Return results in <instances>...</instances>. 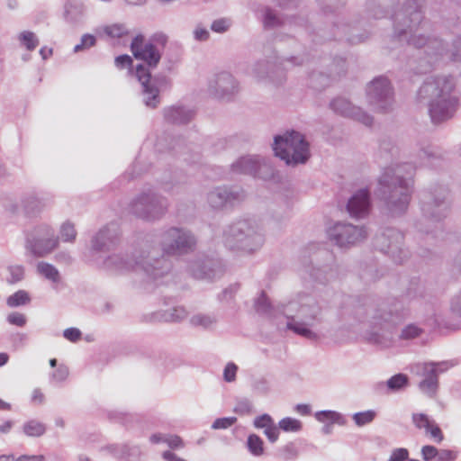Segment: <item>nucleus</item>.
Returning <instances> with one entry per match:
<instances>
[{"mask_svg":"<svg viewBox=\"0 0 461 461\" xmlns=\"http://www.w3.org/2000/svg\"><path fill=\"white\" fill-rule=\"evenodd\" d=\"M400 0H366L365 12L369 18L377 20L391 15L393 32L392 37L418 50L419 66L417 73L427 74L432 71L437 63L447 53L448 44L434 35L418 32L423 29L425 20L426 0H405L398 12H393Z\"/></svg>","mask_w":461,"mask_h":461,"instance_id":"f257e3e1","label":"nucleus"},{"mask_svg":"<svg viewBox=\"0 0 461 461\" xmlns=\"http://www.w3.org/2000/svg\"><path fill=\"white\" fill-rule=\"evenodd\" d=\"M143 34H137L131 42V50L133 57L143 61L145 64L140 63L136 66V78L142 87L143 103L149 108L155 109L160 104V89L163 82L167 81V77L161 78L152 77L150 69L158 66L161 59V52L158 49H162L167 43V36L158 32L153 33L148 42H144Z\"/></svg>","mask_w":461,"mask_h":461,"instance_id":"f03ea898","label":"nucleus"},{"mask_svg":"<svg viewBox=\"0 0 461 461\" xmlns=\"http://www.w3.org/2000/svg\"><path fill=\"white\" fill-rule=\"evenodd\" d=\"M415 169L411 162L391 165L383 169L375 194L384 203L390 216L399 217L407 212L412 194Z\"/></svg>","mask_w":461,"mask_h":461,"instance_id":"7ed1b4c3","label":"nucleus"},{"mask_svg":"<svg viewBox=\"0 0 461 461\" xmlns=\"http://www.w3.org/2000/svg\"><path fill=\"white\" fill-rule=\"evenodd\" d=\"M417 101L427 104L433 124L452 119L459 106L453 77H428L417 92Z\"/></svg>","mask_w":461,"mask_h":461,"instance_id":"20e7f679","label":"nucleus"},{"mask_svg":"<svg viewBox=\"0 0 461 461\" xmlns=\"http://www.w3.org/2000/svg\"><path fill=\"white\" fill-rule=\"evenodd\" d=\"M104 265L115 271H140L145 282L153 284L154 287L167 284L172 270V263L164 257H151L145 251H135L132 255L113 254L105 258Z\"/></svg>","mask_w":461,"mask_h":461,"instance_id":"39448f33","label":"nucleus"},{"mask_svg":"<svg viewBox=\"0 0 461 461\" xmlns=\"http://www.w3.org/2000/svg\"><path fill=\"white\" fill-rule=\"evenodd\" d=\"M320 14V21L326 20L330 28L326 38L334 41H344L349 45L364 42L369 38L370 32L366 28V22L363 19L352 23L345 21L344 7L347 0H316Z\"/></svg>","mask_w":461,"mask_h":461,"instance_id":"423d86ee","label":"nucleus"},{"mask_svg":"<svg viewBox=\"0 0 461 461\" xmlns=\"http://www.w3.org/2000/svg\"><path fill=\"white\" fill-rule=\"evenodd\" d=\"M280 311L287 320V330L309 340L319 339V335L311 326L321 323L323 314L321 306L312 295L299 294L296 298L281 304Z\"/></svg>","mask_w":461,"mask_h":461,"instance_id":"0eeeda50","label":"nucleus"},{"mask_svg":"<svg viewBox=\"0 0 461 461\" xmlns=\"http://www.w3.org/2000/svg\"><path fill=\"white\" fill-rule=\"evenodd\" d=\"M408 315V309L395 297L382 301L375 311L369 328L364 332L371 345L388 347L393 341V332Z\"/></svg>","mask_w":461,"mask_h":461,"instance_id":"6e6552de","label":"nucleus"},{"mask_svg":"<svg viewBox=\"0 0 461 461\" xmlns=\"http://www.w3.org/2000/svg\"><path fill=\"white\" fill-rule=\"evenodd\" d=\"M449 189L447 185L435 183L420 194L421 219L416 223V229L427 235L434 232L436 224L440 223L450 210Z\"/></svg>","mask_w":461,"mask_h":461,"instance_id":"1a4fd4ad","label":"nucleus"},{"mask_svg":"<svg viewBox=\"0 0 461 461\" xmlns=\"http://www.w3.org/2000/svg\"><path fill=\"white\" fill-rule=\"evenodd\" d=\"M223 242L232 251L252 254L265 243V235L252 219L239 220L223 230Z\"/></svg>","mask_w":461,"mask_h":461,"instance_id":"9d476101","label":"nucleus"},{"mask_svg":"<svg viewBox=\"0 0 461 461\" xmlns=\"http://www.w3.org/2000/svg\"><path fill=\"white\" fill-rule=\"evenodd\" d=\"M272 148L275 156L288 167L304 165L311 158L309 141L303 134L293 129L276 135Z\"/></svg>","mask_w":461,"mask_h":461,"instance_id":"9b49d317","label":"nucleus"},{"mask_svg":"<svg viewBox=\"0 0 461 461\" xmlns=\"http://www.w3.org/2000/svg\"><path fill=\"white\" fill-rule=\"evenodd\" d=\"M262 23L266 30L281 27L288 24L291 27L303 29L311 37L313 45H321L329 41H334V38H326L329 34V24L326 20L322 21L321 25L312 26L308 19L300 15L286 16L285 19L278 17L271 7L267 6L262 14Z\"/></svg>","mask_w":461,"mask_h":461,"instance_id":"f8f14e48","label":"nucleus"},{"mask_svg":"<svg viewBox=\"0 0 461 461\" xmlns=\"http://www.w3.org/2000/svg\"><path fill=\"white\" fill-rule=\"evenodd\" d=\"M315 55L304 53L301 56H290L289 58L275 57L273 59H260L253 66V75L258 80L268 79L276 85H281L285 81L286 65L291 67L300 66L304 63L313 62Z\"/></svg>","mask_w":461,"mask_h":461,"instance_id":"ddd939ff","label":"nucleus"},{"mask_svg":"<svg viewBox=\"0 0 461 461\" xmlns=\"http://www.w3.org/2000/svg\"><path fill=\"white\" fill-rule=\"evenodd\" d=\"M164 257L170 263L168 257H181L193 253L197 247V238L187 228L170 226L162 230L159 241Z\"/></svg>","mask_w":461,"mask_h":461,"instance_id":"4468645a","label":"nucleus"},{"mask_svg":"<svg viewBox=\"0 0 461 461\" xmlns=\"http://www.w3.org/2000/svg\"><path fill=\"white\" fill-rule=\"evenodd\" d=\"M168 199L151 190L140 192L129 203V212L147 222L161 220L167 212Z\"/></svg>","mask_w":461,"mask_h":461,"instance_id":"2eb2a0df","label":"nucleus"},{"mask_svg":"<svg viewBox=\"0 0 461 461\" xmlns=\"http://www.w3.org/2000/svg\"><path fill=\"white\" fill-rule=\"evenodd\" d=\"M403 233L393 227L382 228L373 240L374 248L387 255L395 264H402L408 258V251L403 249Z\"/></svg>","mask_w":461,"mask_h":461,"instance_id":"dca6fc26","label":"nucleus"},{"mask_svg":"<svg viewBox=\"0 0 461 461\" xmlns=\"http://www.w3.org/2000/svg\"><path fill=\"white\" fill-rule=\"evenodd\" d=\"M186 271L194 279L213 282L224 275L226 267L221 258L198 253L187 262Z\"/></svg>","mask_w":461,"mask_h":461,"instance_id":"f3484780","label":"nucleus"},{"mask_svg":"<svg viewBox=\"0 0 461 461\" xmlns=\"http://www.w3.org/2000/svg\"><path fill=\"white\" fill-rule=\"evenodd\" d=\"M59 246V237L55 230L41 223L26 233L25 248L35 258H42L51 253Z\"/></svg>","mask_w":461,"mask_h":461,"instance_id":"a211bd4d","label":"nucleus"},{"mask_svg":"<svg viewBox=\"0 0 461 461\" xmlns=\"http://www.w3.org/2000/svg\"><path fill=\"white\" fill-rule=\"evenodd\" d=\"M46 206V198L42 191L29 188L20 194V203L12 198H8L4 203V208L10 215H17L21 209L28 218L39 216Z\"/></svg>","mask_w":461,"mask_h":461,"instance_id":"6ab92c4d","label":"nucleus"},{"mask_svg":"<svg viewBox=\"0 0 461 461\" xmlns=\"http://www.w3.org/2000/svg\"><path fill=\"white\" fill-rule=\"evenodd\" d=\"M366 98L374 109L388 113L394 101V90L385 76H377L366 86Z\"/></svg>","mask_w":461,"mask_h":461,"instance_id":"aec40b11","label":"nucleus"},{"mask_svg":"<svg viewBox=\"0 0 461 461\" xmlns=\"http://www.w3.org/2000/svg\"><path fill=\"white\" fill-rule=\"evenodd\" d=\"M328 239L339 248H348L366 238L364 226L358 227L351 223L336 221L327 228Z\"/></svg>","mask_w":461,"mask_h":461,"instance_id":"412c9836","label":"nucleus"},{"mask_svg":"<svg viewBox=\"0 0 461 461\" xmlns=\"http://www.w3.org/2000/svg\"><path fill=\"white\" fill-rule=\"evenodd\" d=\"M244 198L242 188L229 185L217 186L207 194L208 203L214 210L232 208L240 204Z\"/></svg>","mask_w":461,"mask_h":461,"instance_id":"4be33fe9","label":"nucleus"},{"mask_svg":"<svg viewBox=\"0 0 461 461\" xmlns=\"http://www.w3.org/2000/svg\"><path fill=\"white\" fill-rule=\"evenodd\" d=\"M121 230L116 222H110L101 228L91 239L93 253H106L113 249L120 241Z\"/></svg>","mask_w":461,"mask_h":461,"instance_id":"5701e85b","label":"nucleus"},{"mask_svg":"<svg viewBox=\"0 0 461 461\" xmlns=\"http://www.w3.org/2000/svg\"><path fill=\"white\" fill-rule=\"evenodd\" d=\"M167 141V137H161L157 140L155 149L159 153H171L174 157L181 158L187 164H196L201 159L200 153L189 155L191 149L185 142V140L181 137H172L169 144L166 147L164 142Z\"/></svg>","mask_w":461,"mask_h":461,"instance_id":"b1692460","label":"nucleus"},{"mask_svg":"<svg viewBox=\"0 0 461 461\" xmlns=\"http://www.w3.org/2000/svg\"><path fill=\"white\" fill-rule=\"evenodd\" d=\"M209 91L220 100L230 101L239 92V83L235 77L227 71L214 75L209 82Z\"/></svg>","mask_w":461,"mask_h":461,"instance_id":"393cba45","label":"nucleus"},{"mask_svg":"<svg viewBox=\"0 0 461 461\" xmlns=\"http://www.w3.org/2000/svg\"><path fill=\"white\" fill-rule=\"evenodd\" d=\"M330 109L340 116L357 121L366 126H371L374 118L359 106L354 105L349 100L343 97H336L330 103Z\"/></svg>","mask_w":461,"mask_h":461,"instance_id":"a878e982","label":"nucleus"},{"mask_svg":"<svg viewBox=\"0 0 461 461\" xmlns=\"http://www.w3.org/2000/svg\"><path fill=\"white\" fill-rule=\"evenodd\" d=\"M163 119L166 123L176 126L189 124L196 115V110L178 102L165 106L162 109Z\"/></svg>","mask_w":461,"mask_h":461,"instance_id":"bb28decb","label":"nucleus"},{"mask_svg":"<svg viewBox=\"0 0 461 461\" xmlns=\"http://www.w3.org/2000/svg\"><path fill=\"white\" fill-rule=\"evenodd\" d=\"M372 207L371 192L363 187L354 193L346 204V210L352 218L361 219L368 215Z\"/></svg>","mask_w":461,"mask_h":461,"instance_id":"cd10ccee","label":"nucleus"},{"mask_svg":"<svg viewBox=\"0 0 461 461\" xmlns=\"http://www.w3.org/2000/svg\"><path fill=\"white\" fill-rule=\"evenodd\" d=\"M410 385V378L404 373H397L392 375L385 382H378L375 388L385 394L403 392Z\"/></svg>","mask_w":461,"mask_h":461,"instance_id":"c85d7f7f","label":"nucleus"},{"mask_svg":"<svg viewBox=\"0 0 461 461\" xmlns=\"http://www.w3.org/2000/svg\"><path fill=\"white\" fill-rule=\"evenodd\" d=\"M260 159L258 156H241L230 165V171L234 174L254 176L259 167Z\"/></svg>","mask_w":461,"mask_h":461,"instance_id":"c756f323","label":"nucleus"},{"mask_svg":"<svg viewBox=\"0 0 461 461\" xmlns=\"http://www.w3.org/2000/svg\"><path fill=\"white\" fill-rule=\"evenodd\" d=\"M86 6L77 0H68L64 5L63 17L66 23L77 25L83 22Z\"/></svg>","mask_w":461,"mask_h":461,"instance_id":"7c9ffc66","label":"nucleus"},{"mask_svg":"<svg viewBox=\"0 0 461 461\" xmlns=\"http://www.w3.org/2000/svg\"><path fill=\"white\" fill-rule=\"evenodd\" d=\"M317 62H319L321 66L328 63V71L330 74L334 77H340L342 76H345L347 73V59L344 56H329L320 55L318 57Z\"/></svg>","mask_w":461,"mask_h":461,"instance_id":"2f4dec72","label":"nucleus"},{"mask_svg":"<svg viewBox=\"0 0 461 461\" xmlns=\"http://www.w3.org/2000/svg\"><path fill=\"white\" fill-rule=\"evenodd\" d=\"M424 378L419 383V388L428 396L432 397L437 393L438 388V376L437 369L427 365L423 373Z\"/></svg>","mask_w":461,"mask_h":461,"instance_id":"473e14b6","label":"nucleus"},{"mask_svg":"<svg viewBox=\"0 0 461 461\" xmlns=\"http://www.w3.org/2000/svg\"><path fill=\"white\" fill-rule=\"evenodd\" d=\"M427 288L425 283L420 277H411L409 281L408 286L402 294V297L408 301H420L426 297Z\"/></svg>","mask_w":461,"mask_h":461,"instance_id":"72a5a7b5","label":"nucleus"},{"mask_svg":"<svg viewBox=\"0 0 461 461\" xmlns=\"http://www.w3.org/2000/svg\"><path fill=\"white\" fill-rule=\"evenodd\" d=\"M304 272L309 274V277L312 281L322 285L327 284L333 276L331 266L323 265L321 267H314L312 262H311V265L304 267Z\"/></svg>","mask_w":461,"mask_h":461,"instance_id":"f704fd0d","label":"nucleus"},{"mask_svg":"<svg viewBox=\"0 0 461 461\" xmlns=\"http://www.w3.org/2000/svg\"><path fill=\"white\" fill-rule=\"evenodd\" d=\"M368 298L363 296H352L347 295L345 296V303L352 306V310L348 312L349 314L353 316L355 320L357 321H362L363 318L366 314V310L365 309L367 303Z\"/></svg>","mask_w":461,"mask_h":461,"instance_id":"c9c22d12","label":"nucleus"},{"mask_svg":"<svg viewBox=\"0 0 461 461\" xmlns=\"http://www.w3.org/2000/svg\"><path fill=\"white\" fill-rule=\"evenodd\" d=\"M334 77L327 71L313 70L309 75V87L315 91H321L330 86Z\"/></svg>","mask_w":461,"mask_h":461,"instance_id":"e433bc0d","label":"nucleus"},{"mask_svg":"<svg viewBox=\"0 0 461 461\" xmlns=\"http://www.w3.org/2000/svg\"><path fill=\"white\" fill-rule=\"evenodd\" d=\"M315 419L321 423L337 424L345 426L347 418L341 412L333 410H321L314 413Z\"/></svg>","mask_w":461,"mask_h":461,"instance_id":"4c0bfd02","label":"nucleus"},{"mask_svg":"<svg viewBox=\"0 0 461 461\" xmlns=\"http://www.w3.org/2000/svg\"><path fill=\"white\" fill-rule=\"evenodd\" d=\"M425 333V329L419 322H411L404 325L399 335L398 339L401 341H411L420 338Z\"/></svg>","mask_w":461,"mask_h":461,"instance_id":"58836bf2","label":"nucleus"},{"mask_svg":"<svg viewBox=\"0 0 461 461\" xmlns=\"http://www.w3.org/2000/svg\"><path fill=\"white\" fill-rule=\"evenodd\" d=\"M146 171H148V168L142 167L141 157L139 156L136 158L133 164L125 171V173L119 179L115 180L112 185L113 187H118L123 181L129 182L133 180Z\"/></svg>","mask_w":461,"mask_h":461,"instance_id":"ea45409f","label":"nucleus"},{"mask_svg":"<svg viewBox=\"0 0 461 461\" xmlns=\"http://www.w3.org/2000/svg\"><path fill=\"white\" fill-rule=\"evenodd\" d=\"M187 316V312L183 306H173L172 308L157 313V318L166 322H180Z\"/></svg>","mask_w":461,"mask_h":461,"instance_id":"a19ab883","label":"nucleus"},{"mask_svg":"<svg viewBox=\"0 0 461 461\" xmlns=\"http://www.w3.org/2000/svg\"><path fill=\"white\" fill-rule=\"evenodd\" d=\"M107 419L111 422L123 425L126 429L131 428V424L137 421L136 415L116 410L109 411L107 412Z\"/></svg>","mask_w":461,"mask_h":461,"instance_id":"79ce46f5","label":"nucleus"},{"mask_svg":"<svg viewBox=\"0 0 461 461\" xmlns=\"http://www.w3.org/2000/svg\"><path fill=\"white\" fill-rule=\"evenodd\" d=\"M288 212L283 208H278L267 213L263 221L270 229H279L282 224L288 220Z\"/></svg>","mask_w":461,"mask_h":461,"instance_id":"37998d69","label":"nucleus"},{"mask_svg":"<svg viewBox=\"0 0 461 461\" xmlns=\"http://www.w3.org/2000/svg\"><path fill=\"white\" fill-rule=\"evenodd\" d=\"M23 432L32 438H39L45 434L46 426L37 420H30L23 423Z\"/></svg>","mask_w":461,"mask_h":461,"instance_id":"c03bdc74","label":"nucleus"},{"mask_svg":"<svg viewBox=\"0 0 461 461\" xmlns=\"http://www.w3.org/2000/svg\"><path fill=\"white\" fill-rule=\"evenodd\" d=\"M256 173L253 177L264 181L275 180L277 176L276 168L266 159H260L259 167Z\"/></svg>","mask_w":461,"mask_h":461,"instance_id":"a18cd8bd","label":"nucleus"},{"mask_svg":"<svg viewBox=\"0 0 461 461\" xmlns=\"http://www.w3.org/2000/svg\"><path fill=\"white\" fill-rule=\"evenodd\" d=\"M31 300L26 290H18L6 298V304L10 308H17L30 303Z\"/></svg>","mask_w":461,"mask_h":461,"instance_id":"49530a36","label":"nucleus"},{"mask_svg":"<svg viewBox=\"0 0 461 461\" xmlns=\"http://www.w3.org/2000/svg\"><path fill=\"white\" fill-rule=\"evenodd\" d=\"M246 447L253 456H260L264 454V441L257 434H249L247 438Z\"/></svg>","mask_w":461,"mask_h":461,"instance_id":"de8ad7c7","label":"nucleus"},{"mask_svg":"<svg viewBox=\"0 0 461 461\" xmlns=\"http://www.w3.org/2000/svg\"><path fill=\"white\" fill-rule=\"evenodd\" d=\"M299 456V449L294 442H288L277 449L276 456L284 461H294Z\"/></svg>","mask_w":461,"mask_h":461,"instance_id":"09e8293b","label":"nucleus"},{"mask_svg":"<svg viewBox=\"0 0 461 461\" xmlns=\"http://www.w3.org/2000/svg\"><path fill=\"white\" fill-rule=\"evenodd\" d=\"M38 271L48 280L53 283L59 281L60 276L58 268L52 264L40 262L37 266Z\"/></svg>","mask_w":461,"mask_h":461,"instance_id":"8fccbe9b","label":"nucleus"},{"mask_svg":"<svg viewBox=\"0 0 461 461\" xmlns=\"http://www.w3.org/2000/svg\"><path fill=\"white\" fill-rule=\"evenodd\" d=\"M214 323H216V318L210 314L197 313L190 318V324L193 327H201L204 330L209 329Z\"/></svg>","mask_w":461,"mask_h":461,"instance_id":"3c124183","label":"nucleus"},{"mask_svg":"<svg viewBox=\"0 0 461 461\" xmlns=\"http://www.w3.org/2000/svg\"><path fill=\"white\" fill-rule=\"evenodd\" d=\"M7 272L9 276L6 277V282L9 285H15L25 277V268L22 265H10L7 267Z\"/></svg>","mask_w":461,"mask_h":461,"instance_id":"603ef678","label":"nucleus"},{"mask_svg":"<svg viewBox=\"0 0 461 461\" xmlns=\"http://www.w3.org/2000/svg\"><path fill=\"white\" fill-rule=\"evenodd\" d=\"M376 415L377 412L375 410H366L355 412L352 415V420L357 427H363L373 422Z\"/></svg>","mask_w":461,"mask_h":461,"instance_id":"864d4df0","label":"nucleus"},{"mask_svg":"<svg viewBox=\"0 0 461 461\" xmlns=\"http://www.w3.org/2000/svg\"><path fill=\"white\" fill-rule=\"evenodd\" d=\"M166 174V176L162 177L161 179H158V184L159 185V187L164 190L165 192H172L175 185H178V184H181L182 181L180 180H176V175H177V172H171V171H167L165 172Z\"/></svg>","mask_w":461,"mask_h":461,"instance_id":"5fc2aeb1","label":"nucleus"},{"mask_svg":"<svg viewBox=\"0 0 461 461\" xmlns=\"http://www.w3.org/2000/svg\"><path fill=\"white\" fill-rule=\"evenodd\" d=\"M278 428L285 432H298L303 429V423L295 418L285 417L279 420Z\"/></svg>","mask_w":461,"mask_h":461,"instance_id":"6e6d98bb","label":"nucleus"},{"mask_svg":"<svg viewBox=\"0 0 461 461\" xmlns=\"http://www.w3.org/2000/svg\"><path fill=\"white\" fill-rule=\"evenodd\" d=\"M21 44L26 48L27 50L32 51L39 45V39L34 32L30 31H23L18 37Z\"/></svg>","mask_w":461,"mask_h":461,"instance_id":"4d7b16f0","label":"nucleus"},{"mask_svg":"<svg viewBox=\"0 0 461 461\" xmlns=\"http://www.w3.org/2000/svg\"><path fill=\"white\" fill-rule=\"evenodd\" d=\"M97 39L94 34L85 33L81 36L80 42L76 44L73 52L78 53L96 45Z\"/></svg>","mask_w":461,"mask_h":461,"instance_id":"13d9d810","label":"nucleus"},{"mask_svg":"<svg viewBox=\"0 0 461 461\" xmlns=\"http://www.w3.org/2000/svg\"><path fill=\"white\" fill-rule=\"evenodd\" d=\"M255 308L259 313H268L272 310L271 303L265 291H261L260 295L255 302Z\"/></svg>","mask_w":461,"mask_h":461,"instance_id":"bf43d9fd","label":"nucleus"},{"mask_svg":"<svg viewBox=\"0 0 461 461\" xmlns=\"http://www.w3.org/2000/svg\"><path fill=\"white\" fill-rule=\"evenodd\" d=\"M132 62H133V60H132L131 57L128 54L119 55L114 59L115 66L118 68L123 69L125 68H128L129 73L131 75H134L136 77V68H133Z\"/></svg>","mask_w":461,"mask_h":461,"instance_id":"052dcab7","label":"nucleus"},{"mask_svg":"<svg viewBox=\"0 0 461 461\" xmlns=\"http://www.w3.org/2000/svg\"><path fill=\"white\" fill-rule=\"evenodd\" d=\"M104 33L111 38H122L128 34V30L123 24L115 23L107 25L104 29Z\"/></svg>","mask_w":461,"mask_h":461,"instance_id":"680f3d73","label":"nucleus"},{"mask_svg":"<svg viewBox=\"0 0 461 461\" xmlns=\"http://www.w3.org/2000/svg\"><path fill=\"white\" fill-rule=\"evenodd\" d=\"M77 236V231L74 225L69 222H64L60 227V237L64 242L74 241Z\"/></svg>","mask_w":461,"mask_h":461,"instance_id":"e2e57ef3","label":"nucleus"},{"mask_svg":"<svg viewBox=\"0 0 461 461\" xmlns=\"http://www.w3.org/2000/svg\"><path fill=\"white\" fill-rule=\"evenodd\" d=\"M253 392L258 394L266 395L270 391L269 382L266 377H258L253 380L251 384Z\"/></svg>","mask_w":461,"mask_h":461,"instance_id":"0e129e2a","label":"nucleus"},{"mask_svg":"<svg viewBox=\"0 0 461 461\" xmlns=\"http://www.w3.org/2000/svg\"><path fill=\"white\" fill-rule=\"evenodd\" d=\"M395 146L390 138H384L379 143V152L381 156H384L385 159L392 158L393 156Z\"/></svg>","mask_w":461,"mask_h":461,"instance_id":"69168bd1","label":"nucleus"},{"mask_svg":"<svg viewBox=\"0 0 461 461\" xmlns=\"http://www.w3.org/2000/svg\"><path fill=\"white\" fill-rule=\"evenodd\" d=\"M118 460H124L126 444H109L103 447Z\"/></svg>","mask_w":461,"mask_h":461,"instance_id":"338daca9","label":"nucleus"},{"mask_svg":"<svg viewBox=\"0 0 461 461\" xmlns=\"http://www.w3.org/2000/svg\"><path fill=\"white\" fill-rule=\"evenodd\" d=\"M142 455L141 449L138 445L126 444L125 456L123 461H139Z\"/></svg>","mask_w":461,"mask_h":461,"instance_id":"774afa93","label":"nucleus"}]
</instances>
